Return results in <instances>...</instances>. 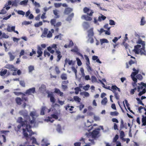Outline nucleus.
I'll list each match as a JSON object with an SVG mask.
<instances>
[{"label":"nucleus","instance_id":"obj_51","mask_svg":"<svg viewBox=\"0 0 146 146\" xmlns=\"http://www.w3.org/2000/svg\"><path fill=\"white\" fill-rule=\"evenodd\" d=\"M125 135L124 132L123 131H121L120 133V138H123V137H124Z\"/></svg>","mask_w":146,"mask_h":146},{"label":"nucleus","instance_id":"obj_48","mask_svg":"<svg viewBox=\"0 0 146 146\" xmlns=\"http://www.w3.org/2000/svg\"><path fill=\"white\" fill-rule=\"evenodd\" d=\"M28 0H24L20 2V4L21 5H25L28 2Z\"/></svg>","mask_w":146,"mask_h":146},{"label":"nucleus","instance_id":"obj_13","mask_svg":"<svg viewBox=\"0 0 146 146\" xmlns=\"http://www.w3.org/2000/svg\"><path fill=\"white\" fill-rule=\"evenodd\" d=\"M80 141L81 142H78L75 143L74 144V146H81V143L82 144L85 143H86L85 142V139L82 137L81 139H80Z\"/></svg>","mask_w":146,"mask_h":146},{"label":"nucleus","instance_id":"obj_46","mask_svg":"<svg viewBox=\"0 0 146 146\" xmlns=\"http://www.w3.org/2000/svg\"><path fill=\"white\" fill-rule=\"evenodd\" d=\"M31 140L32 141V143L33 144H36V139L34 137H32L31 138Z\"/></svg>","mask_w":146,"mask_h":146},{"label":"nucleus","instance_id":"obj_37","mask_svg":"<svg viewBox=\"0 0 146 146\" xmlns=\"http://www.w3.org/2000/svg\"><path fill=\"white\" fill-rule=\"evenodd\" d=\"M139 92L138 94V96H140L146 92V90H145V88H144L142 91H140Z\"/></svg>","mask_w":146,"mask_h":146},{"label":"nucleus","instance_id":"obj_42","mask_svg":"<svg viewBox=\"0 0 146 146\" xmlns=\"http://www.w3.org/2000/svg\"><path fill=\"white\" fill-rule=\"evenodd\" d=\"M61 87L63 91L66 90L68 88V86L66 85H62Z\"/></svg>","mask_w":146,"mask_h":146},{"label":"nucleus","instance_id":"obj_33","mask_svg":"<svg viewBox=\"0 0 146 146\" xmlns=\"http://www.w3.org/2000/svg\"><path fill=\"white\" fill-rule=\"evenodd\" d=\"M8 54L10 57V61H13L15 59V56L13 55L10 52H8Z\"/></svg>","mask_w":146,"mask_h":146},{"label":"nucleus","instance_id":"obj_2","mask_svg":"<svg viewBox=\"0 0 146 146\" xmlns=\"http://www.w3.org/2000/svg\"><path fill=\"white\" fill-rule=\"evenodd\" d=\"M137 43L141 44L142 45V48H141V45L137 44L134 46V48L133 51L137 54H139V53L141 55L142 52H145V43L144 41H142L141 38L138 39L137 42Z\"/></svg>","mask_w":146,"mask_h":146},{"label":"nucleus","instance_id":"obj_27","mask_svg":"<svg viewBox=\"0 0 146 146\" xmlns=\"http://www.w3.org/2000/svg\"><path fill=\"white\" fill-rule=\"evenodd\" d=\"M74 13H72L70 15H69L66 19L67 21H70L74 16Z\"/></svg>","mask_w":146,"mask_h":146},{"label":"nucleus","instance_id":"obj_7","mask_svg":"<svg viewBox=\"0 0 146 146\" xmlns=\"http://www.w3.org/2000/svg\"><path fill=\"white\" fill-rule=\"evenodd\" d=\"M90 11V9L87 7H85L83 9V11L85 13H87V14L90 16H92L93 13V12L92 10L91 11V12L90 13L88 12Z\"/></svg>","mask_w":146,"mask_h":146},{"label":"nucleus","instance_id":"obj_40","mask_svg":"<svg viewBox=\"0 0 146 146\" xmlns=\"http://www.w3.org/2000/svg\"><path fill=\"white\" fill-rule=\"evenodd\" d=\"M110 114L112 116H117L119 114V113L117 111L114 112H111Z\"/></svg>","mask_w":146,"mask_h":146},{"label":"nucleus","instance_id":"obj_10","mask_svg":"<svg viewBox=\"0 0 146 146\" xmlns=\"http://www.w3.org/2000/svg\"><path fill=\"white\" fill-rule=\"evenodd\" d=\"M51 116V117H48V119H47V120L48 121H50L51 122H52L54 121V120H52V118H54L55 119H57L58 118V116L55 114H52Z\"/></svg>","mask_w":146,"mask_h":146},{"label":"nucleus","instance_id":"obj_47","mask_svg":"<svg viewBox=\"0 0 146 146\" xmlns=\"http://www.w3.org/2000/svg\"><path fill=\"white\" fill-rule=\"evenodd\" d=\"M136 100L138 101V103L139 104L143 106H144V104L142 103L141 100L139 98H136Z\"/></svg>","mask_w":146,"mask_h":146},{"label":"nucleus","instance_id":"obj_53","mask_svg":"<svg viewBox=\"0 0 146 146\" xmlns=\"http://www.w3.org/2000/svg\"><path fill=\"white\" fill-rule=\"evenodd\" d=\"M119 136L118 135H116L114 137L113 140V142H115L117 141V140L118 139Z\"/></svg>","mask_w":146,"mask_h":146},{"label":"nucleus","instance_id":"obj_41","mask_svg":"<svg viewBox=\"0 0 146 146\" xmlns=\"http://www.w3.org/2000/svg\"><path fill=\"white\" fill-rule=\"evenodd\" d=\"M44 57H46L47 55L48 56H50V54L46 50L44 51Z\"/></svg>","mask_w":146,"mask_h":146},{"label":"nucleus","instance_id":"obj_39","mask_svg":"<svg viewBox=\"0 0 146 146\" xmlns=\"http://www.w3.org/2000/svg\"><path fill=\"white\" fill-rule=\"evenodd\" d=\"M74 100L76 102H80L81 100V99L78 96H74L73 97Z\"/></svg>","mask_w":146,"mask_h":146},{"label":"nucleus","instance_id":"obj_57","mask_svg":"<svg viewBox=\"0 0 146 146\" xmlns=\"http://www.w3.org/2000/svg\"><path fill=\"white\" fill-rule=\"evenodd\" d=\"M142 109H143L144 110V111L146 112V109L145 108V107H143L141 106H140L138 108V111L139 113H141V110Z\"/></svg>","mask_w":146,"mask_h":146},{"label":"nucleus","instance_id":"obj_31","mask_svg":"<svg viewBox=\"0 0 146 146\" xmlns=\"http://www.w3.org/2000/svg\"><path fill=\"white\" fill-rule=\"evenodd\" d=\"M108 102L107 98L106 97L104 98L101 101L102 104L105 105Z\"/></svg>","mask_w":146,"mask_h":146},{"label":"nucleus","instance_id":"obj_1","mask_svg":"<svg viewBox=\"0 0 146 146\" xmlns=\"http://www.w3.org/2000/svg\"><path fill=\"white\" fill-rule=\"evenodd\" d=\"M27 120H26L23 121V118L21 117H19L17 120V122L21 124L22 126L23 135L26 139L28 140L29 138V136L27 132L29 133V135L33 134V132L31 130V126L27 124Z\"/></svg>","mask_w":146,"mask_h":146},{"label":"nucleus","instance_id":"obj_60","mask_svg":"<svg viewBox=\"0 0 146 146\" xmlns=\"http://www.w3.org/2000/svg\"><path fill=\"white\" fill-rule=\"evenodd\" d=\"M20 85L23 87H25V83L24 81L23 80L20 81L19 82Z\"/></svg>","mask_w":146,"mask_h":146},{"label":"nucleus","instance_id":"obj_9","mask_svg":"<svg viewBox=\"0 0 146 146\" xmlns=\"http://www.w3.org/2000/svg\"><path fill=\"white\" fill-rule=\"evenodd\" d=\"M48 97L50 98V102L54 104L55 102V100L53 96V94L52 93H48Z\"/></svg>","mask_w":146,"mask_h":146},{"label":"nucleus","instance_id":"obj_45","mask_svg":"<svg viewBox=\"0 0 146 146\" xmlns=\"http://www.w3.org/2000/svg\"><path fill=\"white\" fill-rule=\"evenodd\" d=\"M84 56H85V59L86 60V61H87V63L86 64V65H89L90 64L89 59L87 55H85Z\"/></svg>","mask_w":146,"mask_h":146},{"label":"nucleus","instance_id":"obj_30","mask_svg":"<svg viewBox=\"0 0 146 146\" xmlns=\"http://www.w3.org/2000/svg\"><path fill=\"white\" fill-rule=\"evenodd\" d=\"M60 78L62 80H66L67 79V74L65 73H62L61 75Z\"/></svg>","mask_w":146,"mask_h":146},{"label":"nucleus","instance_id":"obj_15","mask_svg":"<svg viewBox=\"0 0 146 146\" xmlns=\"http://www.w3.org/2000/svg\"><path fill=\"white\" fill-rule=\"evenodd\" d=\"M145 115H146V112H145L144 113ZM142 126H145L146 125V116H144L143 115H142Z\"/></svg>","mask_w":146,"mask_h":146},{"label":"nucleus","instance_id":"obj_44","mask_svg":"<svg viewBox=\"0 0 146 146\" xmlns=\"http://www.w3.org/2000/svg\"><path fill=\"white\" fill-rule=\"evenodd\" d=\"M75 93L76 94H78L79 91H81V90L80 89V88L78 87L75 88Z\"/></svg>","mask_w":146,"mask_h":146},{"label":"nucleus","instance_id":"obj_23","mask_svg":"<svg viewBox=\"0 0 146 146\" xmlns=\"http://www.w3.org/2000/svg\"><path fill=\"white\" fill-rule=\"evenodd\" d=\"M54 30L53 29H51V31H49L48 32V33L47 34V37L48 38L51 37L52 36V33H54Z\"/></svg>","mask_w":146,"mask_h":146},{"label":"nucleus","instance_id":"obj_8","mask_svg":"<svg viewBox=\"0 0 146 146\" xmlns=\"http://www.w3.org/2000/svg\"><path fill=\"white\" fill-rule=\"evenodd\" d=\"M5 67L15 71L17 70V68H15L13 65L7 64L5 66Z\"/></svg>","mask_w":146,"mask_h":146},{"label":"nucleus","instance_id":"obj_22","mask_svg":"<svg viewBox=\"0 0 146 146\" xmlns=\"http://www.w3.org/2000/svg\"><path fill=\"white\" fill-rule=\"evenodd\" d=\"M41 50L42 49L40 47H38V50L37 51V53L38 54V55L37 56V57H39L42 56L43 52Z\"/></svg>","mask_w":146,"mask_h":146},{"label":"nucleus","instance_id":"obj_24","mask_svg":"<svg viewBox=\"0 0 146 146\" xmlns=\"http://www.w3.org/2000/svg\"><path fill=\"white\" fill-rule=\"evenodd\" d=\"M131 77L132 78V80L134 82L133 83L132 85L133 87H135V86H136L137 85V78L135 77Z\"/></svg>","mask_w":146,"mask_h":146},{"label":"nucleus","instance_id":"obj_54","mask_svg":"<svg viewBox=\"0 0 146 146\" xmlns=\"http://www.w3.org/2000/svg\"><path fill=\"white\" fill-rule=\"evenodd\" d=\"M2 38H9V36L7 35L5 33H3L2 34Z\"/></svg>","mask_w":146,"mask_h":146},{"label":"nucleus","instance_id":"obj_38","mask_svg":"<svg viewBox=\"0 0 146 146\" xmlns=\"http://www.w3.org/2000/svg\"><path fill=\"white\" fill-rule=\"evenodd\" d=\"M19 94H21L22 95V100H25V101H26L27 100V98L25 97V94L23 93L22 92H19Z\"/></svg>","mask_w":146,"mask_h":146},{"label":"nucleus","instance_id":"obj_58","mask_svg":"<svg viewBox=\"0 0 146 146\" xmlns=\"http://www.w3.org/2000/svg\"><path fill=\"white\" fill-rule=\"evenodd\" d=\"M7 72V70H5L4 71H1L0 72V73L1 74H0V75H1V76H3L4 75H5L6 74Z\"/></svg>","mask_w":146,"mask_h":146},{"label":"nucleus","instance_id":"obj_52","mask_svg":"<svg viewBox=\"0 0 146 146\" xmlns=\"http://www.w3.org/2000/svg\"><path fill=\"white\" fill-rule=\"evenodd\" d=\"M114 94V96L117 100H119V95L118 93L115 92L113 93Z\"/></svg>","mask_w":146,"mask_h":146},{"label":"nucleus","instance_id":"obj_18","mask_svg":"<svg viewBox=\"0 0 146 146\" xmlns=\"http://www.w3.org/2000/svg\"><path fill=\"white\" fill-rule=\"evenodd\" d=\"M111 89H112L111 90L112 91L113 93L116 92V91L117 90H118L119 92L120 91V89L118 88L115 85L112 86L111 87Z\"/></svg>","mask_w":146,"mask_h":146},{"label":"nucleus","instance_id":"obj_20","mask_svg":"<svg viewBox=\"0 0 146 146\" xmlns=\"http://www.w3.org/2000/svg\"><path fill=\"white\" fill-rule=\"evenodd\" d=\"M82 18H84L85 20L87 21H90L92 19L91 17L85 15H82Z\"/></svg>","mask_w":146,"mask_h":146},{"label":"nucleus","instance_id":"obj_19","mask_svg":"<svg viewBox=\"0 0 146 146\" xmlns=\"http://www.w3.org/2000/svg\"><path fill=\"white\" fill-rule=\"evenodd\" d=\"M15 26H12L11 27L8 25L7 26V31L8 32H11L12 31H14L15 30Z\"/></svg>","mask_w":146,"mask_h":146},{"label":"nucleus","instance_id":"obj_62","mask_svg":"<svg viewBox=\"0 0 146 146\" xmlns=\"http://www.w3.org/2000/svg\"><path fill=\"white\" fill-rule=\"evenodd\" d=\"M136 77L137 79L139 80H141L143 78V76L141 74H137L136 76Z\"/></svg>","mask_w":146,"mask_h":146},{"label":"nucleus","instance_id":"obj_21","mask_svg":"<svg viewBox=\"0 0 146 146\" xmlns=\"http://www.w3.org/2000/svg\"><path fill=\"white\" fill-rule=\"evenodd\" d=\"M71 51L72 52L76 53L79 56L83 57L82 55L80 53L78 52V49L76 47L75 48L71 50Z\"/></svg>","mask_w":146,"mask_h":146},{"label":"nucleus","instance_id":"obj_17","mask_svg":"<svg viewBox=\"0 0 146 146\" xmlns=\"http://www.w3.org/2000/svg\"><path fill=\"white\" fill-rule=\"evenodd\" d=\"M64 107L66 110L70 111H72L73 110V108H74V107L73 106H70L69 104L64 106Z\"/></svg>","mask_w":146,"mask_h":146},{"label":"nucleus","instance_id":"obj_63","mask_svg":"<svg viewBox=\"0 0 146 146\" xmlns=\"http://www.w3.org/2000/svg\"><path fill=\"white\" fill-rule=\"evenodd\" d=\"M17 13L19 15H24L25 14V12L21 10H19L18 11Z\"/></svg>","mask_w":146,"mask_h":146},{"label":"nucleus","instance_id":"obj_4","mask_svg":"<svg viewBox=\"0 0 146 146\" xmlns=\"http://www.w3.org/2000/svg\"><path fill=\"white\" fill-rule=\"evenodd\" d=\"M100 129L99 128L93 130L91 133V135L92 138L95 139L98 137V135L100 133L99 131Z\"/></svg>","mask_w":146,"mask_h":146},{"label":"nucleus","instance_id":"obj_59","mask_svg":"<svg viewBox=\"0 0 146 146\" xmlns=\"http://www.w3.org/2000/svg\"><path fill=\"white\" fill-rule=\"evenodd\" d=\"M55 70L56 72V73L57 74H59L60 73V71L58 67L56 66L55 67Z\"/></svg>","mask_w":146,"mask_h":146},{"label":"nucleus","instance_id":"obj_56","mask_svg":"<svg viewBox=\"0 0 146 146\" xmlns=\"http://www.w3.org/2000/svg\"><path fill=\"white\" fill-rule=\"evenodd\" d=\"M54 7L56 8H58L60 7L62 5V3H54Z\"/></svg>","mask_w":146,"mask_h":146},{"label":"nucleus","instance_id":"obj_14","mask_svg":"<svg viewBox=\"0 0 146 146\" xmlns=\"http://www.w3.org/2000/svg\"><path fill=\"white\" fill-rule=\"evenodd\" d=\"M133 70L134 72H132L131 75V77H135V76L138 74L139 71V69L136 70L134 68H133Z\"/></svg>","mask_w":146,"mask_h":146},{"label":"nucleus","instance_id":"obj_26","mask_svg":"<svg viewBox=\"0 0 146 146\" xmlns=\"http://www.w3.org/2000/svg\"><path fill=\"white\" fill-rule=\"evenodd\" d=\"M58 11L57 10H53V13L54 15H55V18L56 19L60 17V15H58Z\"/></svg>","mask_w":146,"mask_h":146},{"label":"nucleus","instance_id":"obj_12","mask_svg":"<svg viewBox=\"0 0 146 146\" xmlns=\"http://www.w3.org/2000/svg\"><path fill=\"white\" fill-rule=\"evenodd\" d=\"M124 128H125L126 129H127V124L126 123H124L123 120L122 119H121V124L120 126V130H121Z\"/></svg>","mask_w":146,"mask_h":146},{"label":"nucleus","instance_id":"obj_28","mask_svg":"<svg viewBox=\"0 0 146 146\" xmlns=\"http://www.w3.org/2000/svg\"><path fill=\"white\" fill-rule=\"evenodd\" d=\"M146 22L145 20V18L144 17H141L140 21V25L143 26L146 23Z\"/></svg>","mask_w":146,"mask_h":146},{"label":"nucleus","instance_id":"obj_16","mask_svg":"<svg viewBox=\"0 0 146 146\" xmlns=\"http://www.w3.org/2000/svg\"><path fill=\"white\" fill-rule=\"evenodd\" d=\"M73 9L70 7H67L65 8L64 13L66 15H68L72 11Z\"/></svg>","mask_w":146,"mask_h":146},{"label":"nucleus","instance_id":"obj_43","mask_svg":"<svg viewBox=\"0 0 146 146\" xmlns=\"http://www.w3.org/2000/svg\"><path fill=\"white\" fill-rule=\"evenodd\" d=\"M50 22L51 25L54 26L56 23V19H52L50 21Z\"/></svg>","mask_w":146,"mask_h":146},{"label":"nucleus","instance_id":"obj_55","mask_svg":"<svg viewBox=\"0 0 146 146\" xmlns=\"http://www.w3.org/2000/svg\"><path fill=\"white\" fill-rule=\"evenodd\" d=\"M76 60L77 61V64L78 66H81L82 64V63L80 60L78 58H77Z\"/></svg>","mask_w":146,"mask_h":146},{"label":"nucleus","instance_id":"obj_35","mask_svg":"<svg viewBox=\"0 0 146 146\" xmlns=\"http://www.w3.org/2000/svg\"><path fill=\"white\" fill-rule=\"evenodd\" d=\"M133 64H135L137 65V61L135 60L134 61L132 60H131L129 62V64L131 66Z\"/></svg>","mask_w":146,"mask_h":146},{"label":"nucleus","instance_id":"obj_29","mask_svg":"<svg viewBox=\"0 0 146 146\" xmlns=\"http://www.w3.org/2000/svg\"><path fill=\"white\" fill-rule=\"evenodd\" d=\"M15 101L17 104L19 105L21 104V102L22 101V100L20 98L17 97L16 98Z\"/></svg>","mask_w":146,"mask_h":146},{"label":"nucleus","instance_id":"obj_5","mask_svg":"<svg viewBox=\"0 0 146 146\" xmlns=\"http://www.w3.org/2000/svg\"><path fill=\"white\" fill-rule=\"evenodd\" d=\"M139 86H137V89L138 92H139L143 89H146V84L143 82H141L140 83H138Z\"/></svg>","mask_w":146,"mask_h":146},{"label":"nucleus","instance_id":"obj_6","mask_svg":"<svg viewBox=\"0 0 146 146\" xmlns=\"http://www.w3.org/2000/svg\"><path fill=\"white\" fill-rule=\"evenodd\" d=\"M35 92V88H32L27 90L25 92V94L30 95L34 93Z\"/></svg>","mask_w":146,"mask_h":146},{"label":"nucleus","instance_id":"obj_32","mask_svg":"<svg viewBox=\"0 0 146 146\" xmlns=\"http://www.w3.org/2000/svg\"><path fill=\"white\" fill-rule=\"evenodd\" d=\"M100 41L101 45H102L104 43H108L109 42L108 41L107 39L105 38L100 39Z\"/></svg>","mask_w":146,"mask_h":146},{"label":"nucleus","instance_id":"obj_3","mask_svg":"<svg viewBox=\"0 0 146 146\" xmlns=\"http://www.w3.org/2000/svg\"><path fill=\"white\" fill-rule=\"evenodd\" d=\"M19 113L21 115H22L26 119L29 120L31 124L34 123L35 119V117H36L35 112L34 111L31 112L30 113V117L32 118V120H31V117L28 115L27 111L22 110L19 111Z\"/></svg>","mask_w":146,"mask_h":146},{"label":"nucleus","instance_id":"obj_11","mask_svg":"<svg viewBox=\"0 0 146 146\" xmlns=\"http://www.w3.org/2000/svg\"><path fill=\"white\" fill-rule=\"evenodd\" d=\"M46 111H47V113H49L50 111V110L48 109L45 107H43L41 109L40 114L41 115H44V112H46Z\"/></svg>","mask_w":146,"mask_h":146},{"label":"nucleus","instance_id":"obj_36","mask_svg":"<svg viewBox=\"0 0 146 146\" xmlns=\"http://www.w3.org/2000/svg\"><path fill=\"white\" fill-rule=\"evenodd\" d=\"M106 18V17L105 16L102 15L101 16L99 17L98 20L99 21H101L102 20H105Z\"/></svg>","mask_w":146,"mask_h":146},{"label":"nucleus","instance_id":"obj_34","mask_svg":"<svg viewBox=\"0 0 146 146\" xmlns=\"http://www.w3.org/2000/svg\"><path fill=\"white\" fill-rule=\"evenodd\" d=\"M72 60H70L69 59H68L67 58H66L65 60V64H67L68 63V64L69 65H71L72 63Z\"/></svg>","mask_w":146,"mask_h":146},{"label":"nucleus","instance_id":"obj_61","mask_svg":"<svg viewBox=\"0 0 146 146\" xmlns=\"http://www.w3.org/2000/svg\"><path fill=\"white\" fill-rule=\"evenodd\" d=\"M62 25V23L60 22H57L56 24H55V25H54V27H58L61 26Z\"/></svg>","mask_w":146,"mask_h":146},{"label":"nucleus","instance_id":"obj_25","mask_svg":"<svg viewBox=\"0 0 146 146\" xmlns=\"http://www.w3.org/2000/svg\"><path fill=\"white\" fill-rule=\"evenodd\" d=\"M94 34L93 29H90L88 31V36L89 37H92L94 35Z\"/></svg>","mask_w":146,"mask_h":146},{"label":"nucleus","instance_id":"obj_64","mask_svg":"<svg viewBox=\"0 0 146 146\" xmlns=\"http://www.w3.org/2000/svg\"><path fill=\"white\" fill-rule=\"evenodd\" d=\"M6 11L5 9V7L1 11V12H0L1 14H5L6 13Z\"/></svg>","mask_w":146,"mask_h":146},{"label":"nucleus","instance_id":"obj_49","mask_svg":"<svg viewBox=\"0 0 146 146\" xmlns=\"http://www.w3.org/2000/svg\"><path fill=\"white\" fill-rule=\"evenodd\" d=\"M29 72V73H31L32 72V71L34 70V67L33 66H30L28 67Z\"/></svg>","mask_w":146,"mask_h":146},{"label":"nucleus","instance_id":"obj_50","mask_svg":"<svg viewBox=\"0 0 146 146\" xmlns=\"http://www.w3.org/2000/svg\"><path fill=\"white\" fill-rule=\"evenodd\" d=\"M137 88L136 87H135L133 89H131L130 91V94L131 95L133 94L135 91L137 90Z\"/></svg>","mask_w":146,"mask_h":146}]
</instances>
